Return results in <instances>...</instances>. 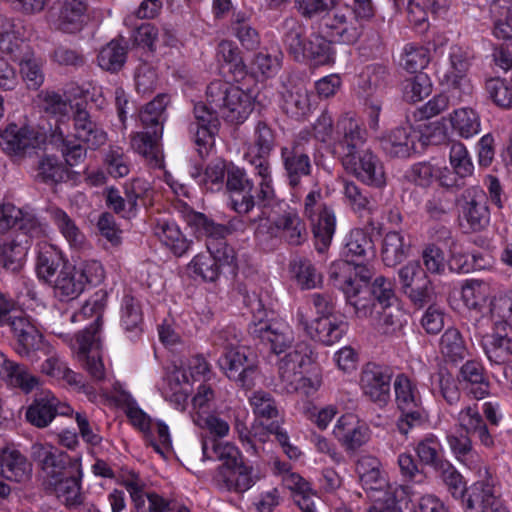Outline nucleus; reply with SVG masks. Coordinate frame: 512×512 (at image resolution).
Instances as JSON below:
<instances>
[{"instance_id": "obj_1", "label": "nucleus", "mask_w": 512, "mask_h": 512, "mask_svg": "<svg viewBox=\"0 0 512 512\" xmlns=\"http://www.w3.org/2000/svg\"><path fill=\"white\" fill-rule=\"evenodd\" d=\"M249 333L255 339L269 347L274 354L285 353L278 362V387L283 393H301L311 395L321 386V377L317 372L304 375L313 369L316 355L306 342H299L291 348L294 340L290 327L278 321H260L249 327Z\"/></svg>"}, {"instance_id": "obj_2", "label": "nucleus", "mask_w": 512, "mask_h": 512, "mask_svg": "<svg viewBox=\"0 0 512 512\" xmlns=\"http://www.w3.org/2000/svg\"><path fill=\"white\" fill-rule=\"evenodd\" d=\"M105 308L106 295L97 293L94 297L86 301L79 312L70 315L71 322H80L88 318H93L90 326L85 328L77 336L76 342L78 350L76 357L89 375L98 381L105 377V368L100 355V338L98 335Z\"/></svg>"}, {"instance_id": "obj_3", "label": "nucleus", "mask_w": 512, "mask_h": 512, "mask_svg": "<svg viewBox=\"0 0 512 512\" xmlns=\"http://www.w3.org/2000/svg\"><path fill=\"white\" fill-rule=\"evenodd\" d=\"M283 41L289 55L297 62L309 60L314 66L333 64L335 51L332 43L319 33L304 38L305 26L296 17H286L282 23Z\"/></svg>"}, {"instance_id": "obj_4", "label": "nucleus", "mask_w": 512, "mask_h": 512, "mask_svg": "<svg viewBox=\"0 0 512 512\" xmlns=\"http://www.w3.org/2000/svg\"><path fill=\"white\" fill-rule=\"evenodd\" d=\"M208 111L216 119L223 118L233 124L243 123L254 108V99L250 93L239 86L222 80L211 82L206 88Z\"/></svg>"}, {"instance_id": "obj_5", "label": "nucleus", "mask_w": 512, "mask_h": 512, "mask_svg": "<svg viewBox=\"0 0 512 512\" xmlns=\"http://www.w3.org/2000/svg\"><path fill=\"white\" fill-rule=\"evenodd\" d=\"M249 222L254 226V237L260 245L268 246L274 240H282L291 246H299L308 237L304 220L297 210L289 207L271 218L258 216Z\"/></svg>"}, {"instance_id": "obj_6", "label": "nucleus", "mask_w": 512, "mask_h": 512, "mask_svg": "<svg viewBox=\"0 0 512 512\" xmlns=\"http://www.w3.org/2000/svg\"><path fill=\"white\" fill-rule=\"evenodd\" d=\"M302 212L311 224L317 250L323 252L334 235L336 217L333 209L324 202L322 189L318 184L304 197Z\"/></svg>"}, {"instance_id": "obj_7", "label": "nucleus", "mask_w": 512, "mask_h": 512, "mask_svg": "<svg viewBox=\"0 0 512 512\" xmlns=\"http://www.w3.org/2000/svg\"><path fill=\"white\" fill-rule=\"evenodd\" d=\"M352 306L357 318L369 319L372 328L382 335H399L407 323V315L398 302L384 306L369 304L368 300L357 298Z\"/></svg>"}, {"instance_id": "obj_8", "label": "nucleus", "mask_w": 512, "mask_h": 512, "mask_svg": "<svg viewBox=\"0 0 512 512\" xmlns=\"http://www.w3.org/2000/svg\"><path fill=\"white\" fill-rule=\"evenodd\" d=\"M310 142V131L302 130L290 144L280 149L284 174L292 189L298 188L301 185V179L312 172V163L307 151Z\"/></svg>"}, {"instance_id": "obj_9", "label": "nucleus", "mask_w": 512, "mask_h": 512, "mask_svg": "<svg viewBox=\"0 0 512 512\" xmlns=\"http://www.w3.org/2000/svg\"><path fill=\"white\" fill-rule=\"evenodd\" d=\"M32 453L41 465L45 488L55 485L66 473H73L81 467L79 460H71L64 452L48 444H34Z\"/></svg>"}, {"instance_id": "obj_10", "label": "nucleus", "mask_w": 512, "mask_h": 512, "mask_svg": "<svg viewBox=\"0 0 512 512\" xmlns=\"http://www.w3.org/2000/svg\"><path fill=\"white\" fill-rule=\"evenodd\" d=\"M474 59L473 51L468 47L453 46L449 53L450 68L445 73L443 81L453 97L461 100L463 96L472 94L473 86L467 77V72Z\"/></svg>"}, {"instance_id": "obj_11", "label": "nucleus", "mask_w": 512, "mask_h": 512, "mask_svg": "<svg viewBox=\"0 0 512 512\" xmlns=\"http://www.w3.org/2000/svg\"><path fill=\"white\" fill-rule=\"evenodd\" d=\"M465 512H509L500 498L497 479L487 471L485 477L476 481L464 500Z\"/></svg>"}, {"instance_id": "obj_12", "label": "nucleus", "mask_w": 512, "mask_h": 512, "mask_svg": "<svg viewBox=\"0 0 512 512\" xmlns=\"http://www.w3.org/2000/svg\"><path fill=\"white\" fill-rule=\"evenodd\" d=\"M404 294L418 308L428 304L433 296L432 282L418 261H409L398 271Z\"/></svg>"}, {"instance_id": "obj_13", "label": "nucleus", "mask_w": 512, "mask_h": 512, "mask_svg": "<svg viewBox=\"0 0 512 512\" xmlns=\"http://www.w3.org/2000/svg\"><path fill=\"white\" fill-rule=\"evenodd\" d=\"M296 317L298 324L310 338L325 345H333L340 341L348 327L345 321L330 317L312 320L309 307H300Z\"/></svg>"}, {"instance_id": "obj_14", "label": "nucleus", "mask_w": 512, "mask_h": 512, "mask_svg": "<svg viewBox=\"0 0 512 512\" xmlns=\"http://www.w3.org/2000/svg\"><path fill=\"white\" fill-rule=\"evenodd\" d=\"M342 165L347 172L366 185L376 188L386 185L383 164L370 149H364L354 156L342 157Z\"/></svg>"}, {"instance_id": "obj_15", "label": "nucleus", "mask_w": 512, "mask_h": 512, "mask_svg": "<svg viewBox=\"0 0 512 512\" xmlns=\"http://www.w3.org/2000/svg\"><path fill=\"white\" fill-rule=\"evenodd\" d=\"M392 371L376 363H367L360 374L362 393L376 405L383 407L391 398Z\"/></svg>"}, {"instance_id": "obj_16", "label": "nucleus", "mask_w": 512, "mask_h": 512, "mask_svg": "<svg viewBox=\"0 0 512 512\" xmlns=\"http://www.w3.org/2000/svg\"><path fill=\"white\" fill-rule=\"evenodd\" d=\"M225 189L229 193L231 208L238 214H248L255 207L254 183L243 168L228 164Z\"/></svg>"}, {"instance_id": "obj_17", "label": "nucleus", "mask_w": 512, "mask_h": 512, "mask_svg": "<svg viewBox=\"0 0 512 512\" xmlns=\"http://www.w3.org/2000/svg\"><path fill=\"white\" fill-rule=\"evenodd\" d=\"M351 10L350 5L338 7L328 17H322V24L329 31L331 37L346 44L355 43L362 34L363 23Z\"/></svg>"}, {"instance_id": "obj_18", "label": "nucleus", "mask_w": 512, "mask_h": 512, "mask_svg": "<svg viewBox=\"0 0 512 512\" xmlns=\"http://www.w3.org/2000/svg\"><path fill=\"white\" fill-rule=\"evenodd\" d=\"M44 142L45 135L29 127L12 123L0 130V148L9 156H24Z\"/></svg>"}, {"instance_id": "obj_19", "label": "nucleus", "mask_w": 512, "mask_h": 512, "mask_svg": "<svg viewBox=\"0 0 512 512\" xmlns=\"http://www.w3.org/2000/svg\"><path fill=\"white\" fill-rule=\"evenodd\" d=\"M462 219L472 232L484 230L490 223V211L486 193L479 187H470L462 195Z\"/></svg>"}, {"instance_id": "obj_20", "label": "nucleus", "mask_w": 512, "mask_h": 512, "mask_svg": "<svg viewBox=\"0 0 512 512\" xmlns=\"http://www.w3.org/2000/svg\"><path fill=\"white\" fill-rule=\"evenodd\" d=\"M333 435L347 452H355L369 442L371 430L364 421L349 413L337 420Z\"/></svg>"}, {"instance_id": "obj_21", "label": "nucleus", "mask_w": 512, "mask_h": 512, "mask_svg": "<svg viewBox=\"0 0 512 512\" xmlns=\"http://www.w3.org/2000/svg\"><path fill=\"white\" fill-rule=\"evenodd\" d=\"M338 135L333 150L341 152L342 157L355 155L364 150L367 133L358 119L345 114L337 121Z\"/></svg>"}, {"instance_id": "obj_22", "label": "nucleus", "mask_w": 512, "mask_h": 512, "mask_svg": "<svg viewBox=\"0 0 512 512\" xmlns=\"http://www.w3.org/2000/svg\"><path fill=\"white\" fill-rule=\"evenodd\" d=\"M88 6V0H56L57 29L69 34L80 32L85 25Z\"/></svg>"}, {"instance_id": "obj_23", "label": "nucleus", "mask_w": 512, "mask_h": 512, "mask_svg": "<svg viewBox=\"0 0 512 512\" xmlns=\"http://www.w3.org/2000/svg\"><path fill=\"white\" fill-rule=\"evenodd\" d=\"M457 423L461 430L478 439L486 448L495 446L493 430L486 423L476 404L462 408L457 415Z\"/></svg>"}, {"instance_id": "obj_24", "label": "nucleus", "mask_w": 512, "mask_h": 512, "mask_svg": "<svg viewBox=\"0 0 512 512\" xmlns=\"http://www.w3.org/2000/svg\"><path fill=\"white\" fill-rule=\"evenodd\" d=\"M257 479L253 467L244 460L229 469L217 470L214 476V482L220 489L237 493L249 490Z\"/></svg>"}, {"instance_id": "obj_25", "label": "nucleus", "mask_w": 512, "mask_h": 512, "mask_svg": "<svg viewBox=\"0 0 512 512\" xmlns=\"http://www.w3.org/2000/svg\"><path fill=\"white\" fill-rule=\"evenodd\" d=\"M481 345L491 363L512 364V330L492 327V332L482 337Z\"/></svg>"}, {"instance_id": "obj_26", "label": "nucleus", "mask_w": 512, "mask_h": 512, "mask_svg": "<svg viewBox=\"0 0 512 512\" xmlns=\"http://www.w3.org/2000/svg\"><path fill=\"white\" fill-rule=\"evenodd\" d=\"M195 122L190 124V132L194 134V140L199 147L201 157L208 154V148L212 145L213 135L216 133L219 120L215 114L210 113L203 103L194 106Z\"/></svg>"}, {"instance_id": "obj_27", "label": "nucleus", "mask_w": 512, "mask_h": 512, "mask_svg": "<svg viewBox=\"0 0 512 512\" xmlns=\"http://www.w3.org/2000/svg\"><path fill=\"white\" fill-rule=\"evenodd\" d=\"M458 380L466 394L473 399L482 400L490 394L489 379L478 361H466L460 368Z\"/></svg>"}, {"instance_id": "obj_28", "label": "nucleus", "mask_w": 512, "mask_h": 512, "mask_svg": "<svg viewBox=\"0 0 512 512\" xmlns=\"http://www.w3.org/2000/svg\"><path fill=\"white\" fill-rule=\"evenodd\" d=\"M73 126L74 138L93 149L104 145L107 141V133L79 104L73 113Z\"/></svg>"}, {"instance_id": "obj_29", "label": "nucleus", "mask_w": 512, "mask_h": 512, "mask_svg": "<svg viewBox=\"0 0 512 512\" xmlns=\"http://www.w3.org/2000/svg\"><path fill=\"white\" fill-rule=\"evenodd\" d=\"M6 324L10 326L17 340L16 349L20 355H28L30 351L38 347L41 334L28 317L22 315L21 312L13 311Z\"/></svg>"}, {"instance_id": "obj_30", "label": "nucleus", "mask_w": 512, "mask_h": 512, "mask_svg": "<svg viewBox=\"0 0 512 512\" xmlns=\"http://www.w3.org/2000/svg\"><path fill=\"white\" fill-rule=\"evenodd\" d=\"M41 371L47 376L62 381L72 389L87 395L94 394L92 388L85 384L82 375L71 370L67 363L58 355L48 357L41 365Z\"/></svg>"}, {"instance_id": "obj_31", "label": "nucleus", "mask_w": 512, "mask_h": 512, "mask_svg": "<svg viewBox=\"0 0 512 512\" xmlns=\"http://www.w3.org/2000/svg\"><path fill=\"white\" fill-rule=\"evenodd\" d=\"M1 476L15 483H26L32 475V464L16 449H4L0 455Z\"/></svg>"}, {"instance_id": "obj_32", "label": "nucleus", "mask_w": 512, "mask_h": 512, "mask_svg": "<svg viewBox=\"0 0 512 512\" xmlns=\"http://www.w3.org/2000/svg\"><path fill=\"white\" fill-rule=\"evenodd\" d=\"M420 138L419 131L412 126L393 129L382 142L383 149L393 157H409L416 150V142Z\"/></svg>"}, {"instance_id": "obj_33", "label": "nucleus", "mask_w": 512, "mask_h": 512, "mask_svg": "<svg viewBox=\"0 0 512 512\" xmlns=\"http://www.w3.org/2000/svg\"><path fill=\"white\" fill-rule=\"evenodd\" d=\"M355 471L362 487L368 492L388 487V480L382 469V464L374 456H361L356 462Z\"/></svg>"}, {"instance_id": "obj_34", "label": "nucleus", "mask_w": 512, "mask_h": 512, "mask_svg": "<svg viewBox=\"0 0 512 512\" xmlns=\"http://www.w3.org/2000/svg\"><path fill=\"white\" fill-rule=\"evenodd\" d=\"M0 378L25 393L31 392L39 385V379L36 376L32 375L25 366L10 360L2 351H0Z\"/></svg>"}, {"instance_id": "obj_35", "label": "nucleus", "mask_w": 512, "mask_h": 512, "mask_svg": "<svg viewBox=\"0 0 512 512\" xmlns=\"http://www.w3.org/2000/svg\"><path fill=\"white\" fill-rule=\"evenodd\" d=\"M270 155H257L255 153H245V160L254 167L255 175L260 178L258 183L257 199L260 202H269L275 197L273 187Z\"/></svg>"}, {"instance_id": "obj_36", "label": "nucleus", "mask_w": 512, "mask_h": 512, "mask_svg": "<svg viewBox=\"0 0 512 512\" xmlns=\"http://www.w3.org/2000/svg\"><path fill=\"white\" fill-rule=\"evenodd\" d=\"M81 467L73 473H66V476L50 485L47 490L54 493L56 497L67 506H77L83 502L81 493Z\"/></svg>"}, {"instance_id": "obj_37", "label": "nucleus", "mask_w": 512, "mask_h": 512, "mask_svg": "<svg viewBox=\"0 0 512 512\" xmlns=\"http://www.w3.org/2000/svg\"><path fill=\"white\" fill-rule=\"evenodd\" d=\"M185 374L174 369L166 374L163 379L161 393L177 410L184 411L188 403V390Z\"/></svg>"}, {"instance_id": "obj_38", "label": "nucleus", "mask_w": 512, "mask_h": 512, "mask_svg": "<svg viewBox=\"0 0 512 512\" xmlns=\"http://www.w3.org/2000/svg\"><path fill=\"white\" fill-rule=\"evenodd\" d=\"M170 100L168 94L161 93L142 107L139 118L145 129L153 130L155 134L163 133V124L166 121V108L170 104Z\"/></svg>"}, {"instance_id": "obj_39", "label": "nucleus", "mask_w": 512, "mask_h": 512, "mask_svg": "<svg viewBox=\"0 0 512 512\" xmlns=\"http://www.w3.org/2000/svg\"><path fill=\"white\" fill-rule=\"evenodd\" d=\"M395 402L400 411L422 408V397L415 381L400 373L394 380Z\"/></svg>"}, {"instance_id": "obj_40", "label": "nucleus", "mask_w": 512, "mask_h": 512, "mask_svg": "<svg viewBox=\"0 0 512 512\" xmlns=\"http://www.w3.org/2000/svg\"><path fill=\"white\" fill-rule=\"evenodd\" d=\"M24 235L0 243V272H17L23 265L28 249V241Z\"/></svg>"}, {"instance_id": "obj_41", "label": "nucleus", "mask_w": 512, "mask_h": 512, "mask_svg": "<svg viewBox=\"0 0 512 512\" xmlns=\"http://www.w3.org/2000/svg\"><path fill=\"white\" fill-rule=\"evenodd\" d=\"M202 452L204 459H218L222 465L217 470L229 469L243 461L239 449L229 442H218L215 439H204L202 441Z\"/></svg>"}, {"instance_id": "obj_42", "label": "nucleus", "mask_w": 512, "mask_h": 512, "mask_svg": "<svg viewBox=\"0 0 512 512\" xmlns=\"http://www.w3.org/2000/svg\"><path fill=\"white\" fill-rule=\"evenodd\" d=\"M52 283L54 295L60 301L73 300L84 290L82 278L78 277L76 267H63Z\"/></svg>"}, {"instance_id": "obj_43", "label": "nucleus", "mask_w": 512, "mask_h": 512, "mask_svg": "<svg viewBox=\"0 0 512 512\" xmlns=\"http://www.w3.org/2000/svg\"><path fill=\"white\" fill-rule=\"evenodd\" d=\"M154 234L176 256H182L190 247V241L173 221L158 220L154 227Z\"/></svg>"}, {"instance_id": "obj_44", "label": "nucleus", "mask_w": 512, "mask_h": 512, "mask_svg": "<svg viewBox=\"0 0 512 512\" xmlns=\"http://www.w3.org/2000/svg\"><path fill=\"white\" fill-rule=\"evenodd\" d=\"M493 35L502 40L512 38V0H493L490 4Z\"/></svg>"}, {"instance_id": "obj_45", "label": "nucleus", "mask_w": 512, "mask_h": 512, "mask_svg": "<svg viewBox=\"0 0 512 512\" xmlns=\"http://www.w3.org/2000/svg\"><path fill=\"white\" fill-rule=\"evenodd\" d=\"M283 109L290 117L299 119L311 111V94L303 85H293L283 92Z\"/></svg>"}, {"instance_id": "obj_46", "label": "nucleus", "mask_w": 512, "mask_h": 512, "mask_svg": "<svg viewBox=\"0 0 512 512\" xmlns=\"http://www.w3.org/2000/svg\"><path fill=\"white\" fill-rule=\"evenodd\" d=\"M37 97L43 111L55 117L57 125L64 128L62 119L68 117L72 109L70 99L65 94L50 89L42 90Z\"/></svg>"}, {"instance_id": "obj_47", "label": "nucleus", "mask_w": 512, "mask_h": 512, "mask_svg": "<svg viewBox=\"0 0 512 512\" xmlns=\"http://www.w3.org/2000/svg\"><path fill=\"white\" fill-rule=\"evenodd\" d=\"M233 35L246 50H256L261 44L258 30L249 22V17L244 12L234 13L231 19Z\"/></svg>"}, {"instance_id": "obj_48", "label": "nucleus", "mask_w": 512, "mask_h": 512, "mask_svg": "<svg viewBox=\"0 0 512 512\" xmlns=\"http://www.w3.org/2000/svg\"><path fill=\"white\" fill-rule=\"evenodd\" d=\"M489 314L492 327L512 330V292L493 296L489 303Z\"/></svg>"}, {"instance_id": "obj_49", "label": "nucleus", "mask_w": 512, "mask_h": 512, "mask_svg": "<svg viewBox=\"0 0 512 512\" xmlns=\"http://www.w3.org/2000/svg\"><path fill=\"white\" fill-rule=\"evenodd\" d=\"M372 252L373 244L370 237L361 229L352 230L343 250L345 260L353 265L358 260L364 261Z\"/></svg>"}, {"instance_id": "obj_50", "label": "nucleus", "mask_w": 512, "mask_h": 512, "mask_svg": "<svg viewBox=\"0 0 512 512\" xmlns=\"http://www.w3.org/2000/svg\"><path fill=\"white\" fill-rule=\"evenodd\" d=\"M453 130L462 138H471L480 132L479 115L471 108H460L450 114Z\"/></svg>"}, {"instance_id": "obj_51", "label": "nucleus", "mask_w": 512, "mask_h": 512, "mask_svg": "<svg viewBox=\"0 0 512 512\" xmlns=\"http://www.w3.org/2000/svg\"><path fill=\"white\" fill-rule=\"evenodd\" d=\"M410 245L404 236L396 231L388 232L383 240L382 259L385 265L393 267L401 263L409 253Z\"/></svg>"}, {"instance_id": "obj_52", "label": "nucleus", "mask_w": 512, "mask_h": 512, "mask_svg": "<svg viewBox=\"0 0 512 512\" xmlns=\"http://www.w3.org/2000/svg\"><path fill=\"white\" fill-rule=\"evenodd\" d=\"M352 271L353 265L347 260L332 263L329 270V277L333 285L347 295L351 305L354 302L352 298L358 293V288L355 286V281L352 277Z\"/></svg>"}, {"instance_id": "obj_53", "label": "nucleus", "mask_w": 512, "mask_h": 512, "mask_svg": "<svg viewBox=\"0 0 512 512\" xmlns=\"http://www.w3.org/2000/svg\"><path fill=\"white\" fill-rule=\"evenodd\" d=\"M55 404L54 396L37 398L26 411L27 421L38 428L48 426L55 418Z\"/></svg>"}, {"instance_id": "obj_54", "label": "nucleus", "mask_w": 512, "mask_h": 512, "mask_svg": "<svg viewBox=\"0 0 512 512\" xmlns=\"http://www.w3.org/2000/svg\"><path fill=\"white\" fill-rule=\"evenodd\" d=\"M49 212L54 224L69 244L73 247H81L85 242V236L75 221L60 208H51Z\"/></svg>"}, {"instance_id": "obj_55", "label": "nucleus", "mask_w": 512, "mask_h": 512, "mask_svg": "<svg viewBox=\"0 0 512 512\" xmlns=\"http://www.w3.org/2000/svg\"><path fill=\"white\" fill-rule=\"evenodd\" d=\"M414 451L423 465L433 469L446 460L442 456V445L438 437L432 433L422 438L416 444Z\"/></svg>"}, {"instance_id": "obj_56", "label": "nucleus", "mask_w": 512, "mask_h": 512, "mask_svg": "<svg viewBox=\"0 0 512 512\" xmlns=\"http://www.w3.org/2000/svg\"><path fill=\"white\" fill-rule=\"evenodd\" d=\"M283 53L275 49H263L256 53L251 62L252 69L261 76L270 78L275 76L282 66Z\"/></svg>"}, {"instance_id": "obj_57", "label": "nucleus", "mask_w": 512, "mask_h": 512, "mask_svg": "<svg viewBox=\"0 0 512 512\" xmlns=\"http://www.w3.org/2000/svg\"><path fill=\"white\" fill-rule=\"evenodd\" d=\"M63 263L62 254L56 248L45 245L37 258L36 270L38 276L45 282L52 283V278Z\"/></svg>"}, {"instance_id": "obj_58", "label": "nucleus", "mask_w": 512, "mask_h": 512, "mask_svg": "<svg viewBox=\"0 0 512 512\" xmlns=\"http://www.w3.org/2000/svg\"><path fill=\"white\" fill-rule=\"evenodd\" d=\"M440 352L445 359L458 362L466 356L467 348L460 331L448 328L440 338Z\"/></svg>"}, {"instance_id": "obj_59", "label": "nucleus", "mask_w": 512, "mask_h": 512, "mask_svg": "<svg viewBox=\"0 0 512 512\" xmlns=\"http://www.w3.org/2000/svg\"><path fill=\"white\" fill-rule=\"evenodd\" d=\"M126 58V47L112 40L99 51L97 61L103 70L118 72L124 66Z\"/></svg>"}, {"instance_id": "obj_60", "label": "nucleus", "mask_w": 512, "mask_h": 512, "mask_svg": "<svg viewBox=\"0 0 512 512\" xmlns=\"http://www.w3.org/2000/svg\"><path fill=\"white\" fill-rule=\"evenodd\" d=\"M446 441L454 457L462 463L466 464L476 455L471 435L461 429L448 432Z\"/></svg>"}, {"instance_id": "obj_61", "label": "nucleus", "mask_w": 512, "mask_h": 512, "mask_svg": "<svg viewBox=\"0 0 512 512\" xmlns=\"http://www.w3.org/2000/svg\"><path fill=\"white\" fill-rule=\"evenodd\" d=\"M343 0H294L295 9L305 19L328 17Z\"/></svg>"}, {"instance_id": "obj_62", "label": "nucleus", "mask_w": 512, "mask_h": 512, "mask_svg": "<svg viewBox=\"0 0 512 512\" xmlns=\"http://www.w3.org/2000/svg\"><path fill=\"white\" fill-rule=\"evenodd\" d=\"M488 296L489 287L483 281L468 280L462 286L461 299L470 310L479 311L485 305Z\"/></svg>"}, {"instance_id": "obj_63", "label": "nucleus", "mask_w": 512, "mask_h": 512, "mask_svg": "<svg viewBox=\"0 0 512 512\" xmlns=\"http://www.w3.org/2000/svg\"><path fill=\"white\" fill-rule=\"evenodd\" d=\"M291 272L298 284L304 289L315 288L321 283V274L312 262L306 258H296L290 264Z\"/></svg>"}, {"instance_id": "obj_64", "label": "nucleus", "mask_w": 512, "mask_h": 512, "mask_svg": "<svg viewBox=\"0 0 512 512\" xmlns=\"http://www.w3.org/2000/svg\"><path fill=\"white\" fill-rule=\"evenodd\" d=\"M486 92L495 105L503 109L512 107V78H491L485 83Z\"/></svg>"}]
</instances>
